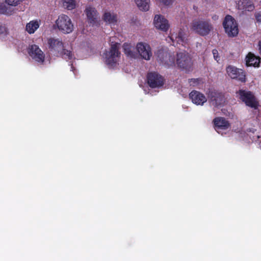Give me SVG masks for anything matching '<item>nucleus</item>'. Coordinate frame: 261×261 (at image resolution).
Returning a JSON list of instances; mask_svg holds the SVG:
<instances>
[{
    "label": "nucleus",
    "mask_w": 261,
    "mask_h": 261,
    "mask_svg": "<svg viewBox=\"0 0 261 261\" xmlns=\"http://www.w3.org/2000/svg\"><path fill=\"white\" fill-rule=\"evenodd\" d=\"M7 34V29L5 25L0 24V35Z\"/></svg>",
    "instance_id": "obj_30"
},
{
    "label": "nucleus",
    "mask_w": 261,
    "mask_h": 261,
    "mask_svg": "<svg viewBox=\"0 0 261 261\" xmlns=\"http://www.w3.org/2000/svg\"><path fill=\"white\" fill-rule=\"evenodd\" d=\"M213 123L216 130L219 133L220 130H226L230 127L229 121L222 117H216L213 120Z\"/></svg>",
    "instance_id": "obj_13"
},
{
    "label": "nucleus",
    "mask_w": 261,
    "mask_h": 261,
    "mask_svg": "<svg viewBox=\"0 0 261 261\" xmlns=\"http://www.w3.org/2000/svg\"><path fill=\"white\" fill-rule=\"evenodd\" d=\"M85 13L87 17L88 22L93 25H98V13L95 8L91 6L86 7Z\"/></svg>",
    "instance_id": "obj_12"
},
{
    "label": "nucleus",
    "mask_w": 261,
    "mask_h": 261,
    "mask_svg": "<svg viewBox=\"0 0 261 261\" xmlns=\"http://www.w3.org/2000/svg\"><path fill=\"white\" fill-rule=\"evenodd\" d=\"M63 6L68 10H72L75 7L74 0H63Z\"/></svg>",
    "instance_id": "obj_25"
},
{
    "label": "nucleus",
    "mask_w": 261,
    "mask_h": 261,
    "mask_svg": "<svg viewBox=\"0 0 261 261\" xmlns=\"http://www.w3.org/2000/svg\"><path fill=\"white\" fill-rule=\"evenodd\" d=\"M164 54H165V56H167L168 55V54L167 53H164Z\"/></svg>",
    "instance_id": "obj_34"
},
{
    "label": "nucleus",
    "mask_w": 261,
    "mask_h": 261,
    "mask_svg": "<svg viewBox=\"0 0 261 261\" xmlns=\"http://www.w3.org/2000/svg\"><path fill=\"white\" fill-rule=\"evenodd\" d=\"M39 24L38 22L36 20H33L27 24L25 29L29 34H33L39 28Z\"/></svg>",
    "instance_id": "obj_22"
},
{
    "label": "nucleus",
    "mask_w": 261,
    "mask_h": 261,
    "mask_svg": "<svg viewBox=\"0 0 261 261\" xmlns=\"http://www.w3.org/2000/svg\"><path fill=\"white\" fill-rule=\"evenodd\" d=\"M176 42L178 44L182 43L184 42V33L181 31H179L178 34L177 36L175 38Z\"/></svg>",
    "instance_id": "obj_28"
},
{
    "label": "nucleus",
    "mask_w": 261,
    "mask_h": 261,
    "mask_svg": "<svg viewBox=\"0 0 261 261\" xmlns=\"http://www.w3.org/2000/svg\"><path fill=\"white\" fill-rule=\"evenodd\" d=\"M135 1L140 10L147 11L149 10L150 0H135Z\"/></svg>",
    "instance_id": "obj_21"
},
{
    "label": "nucleus",
    "mask_w": 261,
    "mask_h": 261,
    "mask_svg": "<svg viewBox=\"0 0 261 261\" xmlns=\"http://www.w3.org/2000/svg\"><path fill=\"white\" fill-rule=\"evenodd\" d=\"M260 62V58L255 56L251 53H248L246 57V65L247 66L258 67Z\"/></svg>",
    "instance_id": "obj_18"
},
{
    "label": "nucleus",
    "mask_w": 261,
    "mask_h": 261,
    "mask_svg": "<svg viewBox=\"0 0 261 261\" xmlns=\"http://www.w3.org/2000/svg\"><path fill=\"white\" fill-rule=\"evenodd\" d=\"M48 47L50 51L55 52V54H59L62 49H63V42L59 39L54 38H49L48 40Z\"/></svg>",
    "instance_id": "obj_16"
},
{
    "label": "nucleus",
    "mask_w": 261,
    "mask_h": 261,
    "mask_svg": "<svg viewBox=\"0 0 261 261\" xmlns=\"http://www.w3.org/2000/svg\"><path fill=\"white\" fill-rule=\"evenodd\" d=\"M13 11L10 8L4 4H0V14L10 15L12 14Z\"/></svg>",
    "instance_id": "obj_24"
},
{
    "label": "nucleus",
    "mask_w": 261,
    "mask_h": 261,
    "mask_svg": "<svg viewBox=\"0 0 261 261\" xmlns=\"http://www.w3.org/2000/svg\"><path fill=\"white\" fill-rule=\"evenodd\" d=\"M239 10L252 11L254 9V4L251 0H239L237 3Z\"/></svg>",
    "instance_id": "obj_17"
},
{
    "label": "nucleus",
    "mask_w": 261,
    "mask_h": 261,
    "mask_svg": "<svg viewBox=\"0 0 261 261\" xmlns=\"http://www.w3.org/2000/svg\"><path fill=\"white\" fill-rule=\"evenodd\" d=\"M24 0H5L6 3L11 6H17L20 4Z\"/></svg>",
    "instance_id": "obj_27"
},
{
    "label": "nucleus",
    "mask_w": 261,
    "mask_h": 261,
    "mask_svg": "<svg viewBox=\"0 0 261 261\" xmlns=\"http://www.w3.org/2000/svg\"><path fill=\"white\" fill-rule=\"evenodd\" d=\"M223 26L225 33L229 37H235L239 33L238 23L234 18L230 15H227L223 21Z\"/></svg>",
    "instance_id": "obj_4"
},
{
    "label": "nucleus",
    "mask_w": 261,
    "mask_h": 261,
    "mask_svg": "<svg viewBox=\"0 0 261 261\" xmlns=\"http://www.w3.org/2000/svg\"><path fill=\"white\" fill-rule=\"evenodd\" d=\"M147 84L152 88L162 86L164 84L163 77L156 72H150L147 75Z\"/></svg>",
    "instance_id": "obj_8"
},
{
    "label": "nucleus",
    "mask_w": 261,
    "mask_h": 261,
    "mask_svg": "<svg viewBox=\"0 0 261 261\" xmlns=\"http://www.w3.org/2000/svg\"><path fill=\"white\" fill-rule=\"evenodd\" d=\"M136 49L141 58L146 60H150L152 56L150 46L147 43L143 42L137 43Z\"/></svg>",
    "instance_id": "obj_10"
},
{
    "label": "nucleus",
    "mask_w": 261,
    "mask_h": 261,
    "mask_svg": "<svg viewBox=\"0 0 261 261\" xmlns=\"http://www.w3.org/2000/svg\"><path fill=\"white\" fill-rule=\"evenodd\" d=\"M59 54L62 58L66 60H71L73 57V54L71 49H65L64 45H63V49H61Z\"/></svg>",
    "instance_id": "obj_23"
},
{
    "label": "nucleus",
    "mask_w": 261,
    "mask_h": 261,
    "mask_svg": "<svg viewBox=\"0 0 261 261\" xmlns=\"http://www.w3.org/2000/svg\"><path fill=\"white\" fill-rule=\"evenodd\" d=\"M212 104L216 107L221 106L224 102V95L222 93L212 91L209 94Z\"/></svg>",
    "instance_id": "obj_15"
},
{
    "label": "nucleus",
    "mask_w": 261,
    "mask_h": 261,
    "mask_svg": "<svg viewBox=\"0 0 261 261\" xmlns=\"http://www.w3.org/2000/svg\"><path fill=\"white\" fill-rule=\"evenodd\" d=\"M153 24L155 28L163 32H167L170 27L168 20L162 15H155Z\"/></svg>",
    "instance_id": "obj_11"
},
{
    "label": "nucleus",
    "mask_w": 261,
    "mask_h": 261,
    "mask_svg": "<svg viewBox=\"0 0 261 261\" xmlns=\"http://www.w3.org/2000/svg\"><path fill=\"white\" fill-rule=\"evenodd\" d=\"M212 53L213 55V57L214 59L218 62L220 60V57L219 56V53L218 50L216 49H214L212 50Z\"/></svg>",
    "instance_id": "obj_29"
},
{
    "label": "nucleus",
    "mask_w": 261,
    "mask_h": 261,
    "mask_svg": "<svg viewBox=\"0 0 261 261\" xmlns=\"http://www.w3.org/2000/svg\"><path fill=\"white\" fill-rule=\"evenodd\" d=\"M28 53L31 58L38 63L43 64L45 60V55L37 45L30 46Z\"/></svg>",
    "instance_id": "obj_9"
},
{
    "label": "nucleus",
    "mask_w": 261,
    "mask_h": 261,
    "mask_svg": "<svg viewBox=\"0 0 261 261\" xmlns=\"http://www.w3.org/2000/svg\"><path fill=\"white\" fill-rule=\"evenodd\" d=\"M161 62L163 63H166V61L164 59V58L161 59Z\"/></svg>",
    "instance_id": "obj_33"
},
{
    "label": "nucleus",
    "mask_w": 261,
    "mask_h": 261,
    "mask_svg": "<svg viewBox=\"0 0 261 261\" xmlns=\"http://www.w3.org/2000/svg\"><path fill=\"white\" fill-rule=\"evenodd\" d=\"M176 63L179 68L187 71H190L192 66V59L186 52L177 54Z\"/></svg>",
    "instance_id": "obj_7"
},
{
    "label": "nucleus",
    "mask_w": 261,
    "mask_h": 261,
    "mask_svg": "<svg viewBox=\"0 0 261 261\" xmlns=\"http://www.w3.org/2000/svg\"><path fill=\"white\" fill-rule=\"evenodd\" d=\"M123 48L124 53L126 56L132 58H136L137 57L136 48L130 44L124 43Z\"/></svg>",
    "instance_id": "obj_19"
},
{
    "label": "nucleus",
    "mask_w": 261,
    "mask_h": 261,
    "mask_svg": "<svg viewBox=\"0 0 261 261\" xmlns=\"http://www.w3.org/2000/svg\"><path fill=\"white\" fill-rule=\"evenodd\" d=\"M189 85L191 87H197L201 83H203L201 78L190 79L188 80Z\"/></svg>",
    "instance_id": "obj_26"
},
{
    "label": "nucleus",
    "mask_w": 261,
    "mask_h": 261,
    "mask_svg": "<svg viewBox=\"0 0 261 261\" xmlns=\"http://www.w3.org/2000/svg\"><path fill=\"white\" fill-rule=\"evenodd\" d=\"M119 46L120 44L118 43L112 44L110 50L105 53V62L110 68H113L116 66L118 58L120 56V52L119 50Z\"/></svg>",
    "instance_id": "obj_2"
},
{
    "label": "nucleus",
    "mask_w": 261,
    "mask_h": 261,
    "mask_svg": "<svg viewBox=\"0 0 261 261\" xmlns=\"http://www.w3.org/2000/svg\"><path fill=\"white\" fill-rule=\"evenodd\" d=\"M160 1L166 6L171 5L173 3V0H160Z\"/></svg>",
    "instance_id": "obj_31"
},
{
    "label": "nucleus",
    "mask_w": 261,
    "mask_h": 261,
    "mask_svg": "<svg viewBox=\"0 0 261 261\" xmlns=\"http://www.w3.org/2000/svg\"><path fill=\"white\" fill-rule=\"evenodd\" d=\"M102 19L109 24H114L117 21V15L114 12H105L102 16Z\"/></svg>",
    "instance_id": "obj_20"
},
{
    "label": "nucleus",
    "mask_w": 261,
    "mask_h": 261,
    "mask_svg": "<svg viewBox=\"0 0 261 261\" xmlns=\"http://www.w3.org/2000/svg\"><path fill=\"white\" fill-rule=\"evenodd\" d=\"M226 70L228 75L231 79H236L242 83L246 82V73L243 69L238 68L232 65H229L226 67Z\"/></svg>",
    "instance_id": "obj_6"
},
{
    "label": "nucleus",
    "mask_w": 261,
    "mask_h": 261,
    "mask_svg": "<svg viewBox=\"0 0 261 261\" xmlns=\"http://www.w3.org/2000/svg\"><path fill=\"white\" fill-rule=\"evenodd\" d=\"M237 94L247 106L254 109L258 108V102L252 92L240 89L237 92Z\"/></svg>",
    "instance_id": "obj_3"
},
{
    "label": "nucleus",
    "mask_w": 261,
    "mask_h": 261,
    "mask_svg": "<svg viewBox=\"0 0 261 261\" xmlns=\"http://www.w3.org/2000/svg\"><path fill=\"white\" fill-rule=\"evenodd\" d=\"M260 16H260V15H256V19L257 21H261V20H260V18H259V17H260Z\"/></svg>",
    "instance_id": "obj_32"
},
{
    "label": "nucleus",
    "mask_w": 261,
    "mask_h": 261,
    "mask_svg": "<svg viewBox=\"0 0 261 261\" xmlns=\"http://www.w3.org/2000/svg\"><path fill=\"white\" fill-rule=\"evenodd\" d=\"M58 29L64 34H69L73 30V25L71 19L66 15L62 14L59 16L56 21Z\"/></svg>",
    "instance_id": "obj_5"
},
{
    "label": "nucleus",
    "mask_w": 261,
    "mask_h": 261,
    "mask_svg": "<svg viewBox=\"0 0 261 261\" xmlns=\"http://www.w3.org/2000/svg\"><path fill=\"white\" fill-rule=\"evenodd\" d=\"M191 29L200 36H205L213 30V26L210 19H198L193 20Z\"/></svg>",
    "instance_id": "obj_1"
},
{
    "label": "nucleus",
    "mask_w": 261,
    "mask_h": 261,
    "mask_svg": "<svg viewBox=\"0 0 261 261\" xmlns=\"http://www.w3.org/2000/svg\"><path fill=\"white\" fill-rule=\"evenodd\" d=\"M189 97L192 102L197 105H202L206 101V98L204 95L196 90L191 91L189 94Z\"/></svg>",
    "instance_id": "obj_14"
}]
</instances>
